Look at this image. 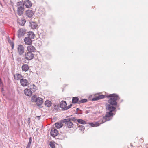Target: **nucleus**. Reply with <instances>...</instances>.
Returning <instances> with one entry per match:
<instances>
[{"label": "nucleus", "mask_w": 148, "mask_h": 148, "mask_svg": "<svg viewBox=\"0 0 148 148\" xmlns=\"http://www.w3.org/2000/svg\"><path fill=\"white\" fill-rule=\"evenodd\" d=\"M71 119V120L72 121H74V122H75L77 121V119H75V117H72L71 118H70Z\"/></svg>", "instance_id": "obj_38"}, {"label": "nucleus", "mask_w": 148, "mask_h": 148, "mask_svg": "<svg viewBox=\"0 0 148 148\" xmlns=\"http://www.w3.org/2000/svg\"><path fill=\"white\" fill-rule=\"evenodd\" d=\"M78 127L79 128V130H81L84 131L85 129L84 126L82 125H78Z\"/></svg>", "instance_id": "obj_34"}, {"label": "nucleus", "mask_w": 148, "mask_h": 148, "mask_svg": "<svg viewBox=\"0 0 148 148\" xmlns=\"http://www.w3.org/2000/svg\"><path fill=\"white\" fill-rule=\"evenodd\" d=\"M24 11V7L23 5L18 7L17 10V13L19 16H21L23 14V12Z\"/></svg>", "instance_id": "obj_7"}, {"label": "nucleus", "mask_w": 148, "mask_h": 148, "mask_svg": "<svg viewBox=\"0 0 148 148\" xmlns=\"http://www.w3.org/2000/svg\"><path fill=\"white\" fill-rule=\"evenodd\" d=\"M25 58L28 60L32 59L34 57V54L31 52H27L25 53Z\"/></svg>", "instance_id": "obj_3"}, {"label": "nucleus", "mask_w": 148, "mask_h": 148, "mask_svg": "<svg viewBox=\"0 0 148 148\" xmlns=\"http://www.w3.org/2000/svg\"><path fill=\"white\" fill-rule=\"evenodd\" d=\"M80 110H80L79 108H77L76 109V114H78V111H80Z\"/></svg>", "instance_id": "obj_42"}, {"label": "nucleus", "mask_w": 148, "mask_h": 148, "mask_svg": "<svg viewBox=\"0 0 148 148\" xmlns=\"http://www.w3.org/2000/svg\"><path fill=\"white\" fill-rule=\"evenodd\" d=\"M37 98L36 96L35 95H34L32 96L31 99V101L32 102L35 101L36 102V100Z\"/></svg>", "instance_id": "obj_32"}, {"label": "nucleus", "mask_w": 148, "mask_h": 148, "mask_svg": "<svg viewBox=\"0 0 148 148\" xmlns=\"http://www.w3.org/2000/svg\"><path fill=\"white\" fill-rule=\"evenodd\" d=\"M26 15L29 18H31L34 14L33 11L32 10H27L25 12Z\"/></svg>", "instance_id": "obj_10"}, {"label": "nucleus", "mask_w": 148, "mask_h": 148, "mask_svg": "<svg viewBox=\"0 0 148 148\" xmlns=\"http://www.w3.org/2000/svg\"><path fill=\"white\" fill-rule=\"evenodd\" d=\"M26 148H30V147L27 145Z\"/></svg>", "instance_id": "obj_45"}, {"label": "nucleus", "mask_w": 148, "mask_h": 148, "mask_svg": "<svg viewBox=\"0 0 148 148\" xmlns=\"http://www.w3.org/2000/svg\"><path fill=\"white\" fill-rule=\"evenodd\" d=\"M2 80H1V78H0V82H2Z\"/></svg>", "instance_id": "obj_46"}, {"label": "nucleus", "mask_w": 148, "mask_h": 148, "mask_svg": "<svg viewBox=\"0 0 148 148\" xmlns=\"http://www.w3.org/2000/svg\"><path fill=\"white\" fill-rule=\"evenodd\" d=\"M77 121L78 123L81 124H86V121L81 119H78Z\"/></svg>", "instance_id": "obj_27"}, {"label": "nucleus", "mask_w": 148, "mask_h": 148, "mask_svg": "<svg viewBox=\"0 0 148 148\" xmlns=\"http://www.w3.org/2000/svg\"><path fill=\"white\" fill-rule=\"evenodd\" d=\"M24 5L26 8H29L32 6V3L29 0H26L24 1Z\"/></svg>", "instance_id": "obj_9"}, {"label": "nucleus", "mask_w": 148, "mask_h": 148, "mask_svg": "<svg viewBox=\"0 0 148 148\" xmlns=\"http://www.w3.org/2000/svg\"><path fill=\"white\" fill-rule=\"evenodd\" d=\"M32 138L31 137H29V141L28 144L27 145V146H28L29 147L30 146V145H31V142H32Z\"/></svg>", "instance_id": "obj_35"}, {"label": "nucleus", "mask_w": 148, "mask_h": 148, "mask_svg": "<svg viewBox=\"0 0 148 148\" xmlns=\"http://www.w3.org/2000/svg\"><path fill=\"white\" fill-rule=\"evenodd\" d=\"M31 122L30 118H28V125H29Z\"/></svg>", "instance_id": "obj_40"}, {"label": "nucleus", "mask_w": 148, "mask_h": 148, "mask_svg": "<svg viewBox=\"0 0 148 148\" xmlns=\"http://www.w3.org/2000/svg\"><path fill=\"white\" fill-rule=\"evenodd\" d=\"M20 83L21 85L23 87L27 86L29 84V82L27 80L23 78L21 79Z\"/></svg>", "instance_id": "obj_8"}, {"label": "nucleus", "mask_w": 148, "mask_h": 148, "mask_svg": "<svg viewBox=\"0 0 148 148\" xmlns=\"http://www.w3.org/2000/svg\"><path fill=\"white\" fill-rule=\"evenodd\" d=\"M9 42L11 45L12 49H13L14 47V44L13 42L11 41L10 40L9 41Z\"/></svg>", "instance_id": "obj_36"}, {"label": "nucleus", "mask_w": 148, "mask_h": 148, "mask_svg": "<svg viewBox=\"0 0 148 148\" xmlns=\"http://www.w3.org/2000/svg\"><path fill=\"white\" fill-rule=\"evenodd\" d=\"M57 136L58 139L62 140L64 139L66 137V135L64 133H61L59 134H58Z\"/></svg>", "instance_id": "obj_21"}, {"label": "nucleus", "mask_w": 148, "mask_h": 148, "mask_svg": "<svg viewBox=\"0 0 148 148\" xmlns=\"http://www.w3.org/2000/svg\"><path fill=\"white\" fill-rule=\"evenodd\" d=\"M106 97H109V99L108 103L110 104L106 105V109L107 112H112L115 111L116 108L113 106L117 105V103L116 101L120 99L119 96L116 94H110L108 96H106Z\"/></svg>", "instance_id": "obj_1"}, {"label": "nucleus", "mask_w": 148, "mask_h": 148, "mask_svg": "<svg viewBox=\"0 0 148 148\" xmlns=\"http://www.w3.org/2000/svg\"><path fill=\"white\" fill-rule=\"evenodd\" d=\"M79 99L78 97H73L72 98V103L73 104H75L79 101Z\"/></svg>", "instance_id": "obj_23"}, {"label": "nucleus", "mask_w": 148, "mask_h": 148, "mask_svg": "<svg viewBox=\"0 0 148 148\" xmlns=\"http://www.w3.org/2000/svg\"><path fill=\"white\" fill-rule=\"evenodd\" d=\"M3 84L2 82H0V86L3 87Z\"/></svg>", "instance_id": "obj_44"}, {"label": "nucleus", "mask_w": 148, "mask_h": 148, "mask_svg": "<svg viewBox=\"0 0 148 148\" xmlns=\"http://www.w3.org/2000/svg\"><path fill=\"white\" fill-rule=\"evenodd\" d=\"M58 134V131L55 128H52L50 132L51 136L53 137H55L57 136Z\"/></svg>", "instance_id": "obj_6"}, {"label": "nucleus", "mask_w": 148, "mask_h": 148, "mask_svg": "<svg viewBox=\"0 0 148 148\" xmlns=\"http://www.w3.org/2000/svg\"><path fill=\"white\" fill-rule=\"evenodd\" d=\"M17 51L20 55H23L24 52V47L21 45H19L17 47Z\"/></svg>", "instance_id": "obj_5"}, {"label": "nucleus", "mask_w": 148, "mask_h": 148, "mask_svg": "<svg viewBox=\"0 0 148 148\" xmlns=\"http://www.w3.org/2000/svg\"><path fill=\"white\" fill-rule=\"evenodd\" d=\"M40 116H36L35 118V119H37L38 120H39L40 119Z\"/></svg>", "instance_id": "obj_41"}, {"label": "nucleus", "mask_w": 148, "mask_h": 148, "mask_svg": "<svg viewBox=\"0 0 148 148\" xmlns=\"http://www.w3.org/2000/svg\"><path fill=\"white\" fill-rule=\"evenodd\" d=\"M21 69L23 71L26 72L28 70L29 67L28 65L27 64H23L22 66Z\"/></svg>", "instance_id": "obj_18"}, {"label": "nucleus", "mask_w": 148, "mask_h": 148, "mask_svg": "<svg viewBox=\"0 0 148 148\" xmlns=\"http://www.w3.org/2000/svg\"><path fill=\"white\" fill-rule=\"evenodd\" d=\"M65 125L67 127L69 128H71L73 127V123L71 121H70L69 122H68V123H65Z\"/></svg>", "instance_id": "obj_24"}, {"label": "nucleus", "mask_w": 148, "mask_h": 148, "mask_svg": "<svg viewBox=\"0 0 148 148\" xmlns=\"http://www.w3.org/2000/svg\"><path fill=\"white\" fill-rule=\"evenodd\" d=\"M24 93L26 95L30 96L32 95V91L30 89H26L24 90Z\"/></svg>", "instance_id": "obj_19"}, {"label": "nucleus", "mask_w": 148, "mask_h": 148, "mask_svg": "<svg viewBox=\"0 0 148 148\" xmlns=\"http://www.w3.org/2000/svg\"><path fill=\"white\" fill-rule=\"evenodd\" d=\"M1 90H3V88H1Z\"/></svg>", "instance_id": "obj_47"}, {"label": "nucleus", "mask_w": 148, "mask_h": 148, "mask_svg": "<svg viewBox=\"0 0 148 148\" xmlns=\"http://www.w3.org/2000/svg\"><path fill=\"white\" fill-rule=\"evenodd\" d=\"M24 41L25 44L30 45L32 44V42L31 38H29L25 37L24 39Z\"/></svg>", "instance_id": "obj_20"}, {"label": "nucleus", "mask_w": 148, "mask_h": 148, "mask_svg": "<svg viewBox=\"0 0 148 148\" xmlns=\"http://www.w3.org/2000/svg\"><path fill=\"white\" fill-rule=\"evenodd\" d=\"M28 37L31 39H34L35 35L32 32H29L27 34Z\"/></svg>", "instance_id": "obj_22"}, {"label": "nucleus", "mask_w": 148, "mask_h": 148, "mask_svg": "<svg viewBox=\"0 0 148 148\" xmlns=\"http://www.w3.org/2000/svg\"><path fill=\"white\" fill-rule=\"evenodd\" d=\"M55 127L57 129L62 127L63 125L62 123H57L55 124Z\"/></svg>", "instance_id": "obj_26"}, {"label": "nucleus", "mask_w": 148, "mask_h": 148, "mask_svg": "<svg viewBox=\"0 0 148 148\" xmlns=\"http://www.w3.org/2000/svg\"><path fill=\"white\" fill-rule=\"evenodd\" d=\"M17 5L18 6H20L23 5L24 6V2L22 1L18 2L17 3Z\"/></svg>", "instance_id": "obj_33"}, {"label": "nucleus", "mask_w": 148, "mask_h": 148, "mask_svg": "<svg viewBox=\"0 0 148 148\" xmlns=\"http://www.w3.org/2000/svg\"><path fill=\"white\" fill-rule=\"evenodd\" d=\"M26 29L24 28H20L17 31L18 37L20 38L23 36L26 33Z\"/></svg>", "instance_id": "obj_4"}, {"label": "nucleus", "mask_w": 148, "mask_h": 148, "mask_svg": "<svg viewBox=\"0 0 148 148\" xmlns=\"http://www.w3.org/2000/svg\"><path fill=\"white\" fill-rule=\"evenodd\" d=\"M33 90L32 89V90L34 92L37 89V88H36V87L35 85H33Z\"/></svg>", "instance_id": "obj_39"}, {"label": "nucleus", "mask_w": 148, "mask_h": 148, "mask_svg": "<svg viewBox=\"0 0 148 148\" xmlns=\"http://www.w3.org/2000/svg\"><path fill=\"white\" fill-rule=\"evenodd\" d=\"M82 114V111L81 110H80L79 112H78L77 114Z\"/></svg>", "instance_id": "obj_43"}, {"label": "nucleus", "mask_w": 148, "mask_h": 148, "mask_svg": "<svg viewBox=\"0 0 148 148\" xmlns=\"http://www.w3.org/2000/svg\"><path fill=\"white\" fill-rule=\"evenodd\" d=\"M49 145L50 147L52 148H56L55 143L51 141L49 143Z\"/></svg>", "instance_id": "obj_30"}, {"label": "nucleus", "mask_w": 148, "mask_h": 148, "mask_svg": "<svg viewBox=\"0 0 148 148\" xmlns=\"http://www.w3.org/2000/svg\"><path fill=\"white\" fill-rule=\"evenodd\" d=\"M26 22V20L25 19H21L19 22V24L21 26L24 25Z\"/></svg>", "instance_id": "obj_29"}, {"label": "nucleus", "mask_w": 148, "mask_h": 148, "mask_svg": "<svg viewBox=\"0 0 148 148\" xmlns=\"http://www.w3.org/2000/svg\"><path fill=\"white\" fill-rule=\"evenodd\" d=\"M27 50L28 52H34L35 51V48L32 45H29L27 47Z\"/></svg>", "instance_id": "obj_16"}, {"label": "nucleus", "mask_w": 148, "mask_h": 148, "mask_svg": "<svg viewBox=\"0 0 148 148\" xmlns=\"http://www.w3.org/2000/svg\"><path fill=\"white\" fill-rule=\"evenodd\" d=\"M106 96H108V95H98L97 97L93 98L92 99V100L93 101H97L101 99L104 98L105 97H106Z\"/></svg>", "instance_id": "obj_12"}, {"label": "nucleus", "mask_w": 148, "mask_h": 148, "mask_svg": "<svg viewBox=\"0 0 148 148\" xmlns=\"http://www.w3.org/2000/svg\"><path fill=\"white\" fill-rule=\"evenodd\" d=\"M36 102L38 106L41 105L43 102L42 99L40 97L37 98L36 100Z\"/></svg>", "instance_id": "obj_14"}, {"label": "nucleus", "mask_w": 148, "mask_h": 148, "mask_svg": "<svg viewBox=\"0 0 148 148\" xmlns=\"http://www.w3.org/2000/svg\"><path fill=\"white\" fill-rule=\"evenodd\" d=\"M71 119L70 118H67L63 119L62 120V122L63 123H68V122H69L71 121Z\"/></svg>", "instance_id": "obj_31"}, {"label": "nucleus", "mask_w": 148, "mask_h": 148, "mask_svg": "<svg viewBox=\"0 0 148 148\" xmlns=\"http://www.w3.org/2000/svg\"><path fill=\"white\" fill-rule=\"evenodd\" d=\"M115 115L112 112H107L106 113L105 115L104 116L101 120V123H103L105 122L111 120L112 119L113 115Z\"/></svg>", "instance_id": "obj_2"}, {"label": "nucleus", "mask_w": 148, "mask_h": 148, "mask_svg": "<svg viewBox=\"0 0 148 148\" xmlns=\"http://www.w3.org/2000/svg\"><path fill=\"white\" fill-rule=\"evenodd\" d=\"M72 106V105L71 104H70L68 106H66V108H65V109H64V110H66L70 108Z\"/></svg>", "instance_id": "obj_37"}, {"label": "nucleus", "mask_w": 148, "mask_h": 148, "mask_svg": "<svg viewBox=\"0 0 148 148\" xmlns=\"http://www.w3.org/2000/svg\"><path fill=\"white\" fill-rule=\"evenodd\" d=\"M45 105L47 107H50L51 106V102L49 100H46L45 102Z\"/></svg>", "instance_id": "obj_25"}, {"label": "nucleus", "mask_w": 148, "mask_h": 148, "mask_svg": "<svg viewBox=\"0 0 148 148\" xmlns=\"http://www.w3.org/2000/svg\"><path fill=\"white\" fill-rule=\"evenodd\" d=\"M14 77L15 79H16L17 80H20V81L21 79H22L23 77V76H22L21 75L18 73H16L14 75Z\"/></svg>", "instance_id": "obj_17"}, {"label": "nucleus", "mask_w": 148, "mask_h": 148, "mask_svg": "<svg viewBox=\"0 0 148 148\" xmlns=\"http://www.w3.org/2000/svg\"><path fill=\"white\" fill-rule=\"evenodd\" d=\"M101 120H100L98 122H95L94 123H89V125H90L92 127H96L99 126L100 125L101 123Z\"/></svg>", "instance_id": "obj_11"}, {"label": "nucleus", "mask_w": 148, "mask_h": 148, "mask_svg": "<svg viewBox=\"0 0 148 148\" xmlns=\"http://www.w3.org/2000/svg\"><path fill=\"white\" fill-rule=\"evenodd\" d=\"M29 23L30 25L29 26L31 27L32 29H36V28L37 27L38 25L36 22H29Z\"/></svg>", "instance_id": "obj_15"}, {"label": "nucleus", "mask_w": 148, "mask_h": 148, "mask_svg": "<svg viewBox=\"0 0 148 148\" xmlns=\"http://www.w3.org/2000/svg\"><path fill=\"white\" fill-rule=\"evenodd\" d=\"M66 105V103L64 101H61L60 104V107L63 110H64V109H65Z\"/></svg>", "instance_id": "obj_13"}, {"label": "nucleus", "mask_w": 148, "mask_h": 148, "mask_svg": "<svg viewBox=\"0 0 148 148\" xmlns=\"http://www.w3.org/2000/svg\"><path fill=\"white\" fill-rule=\"evenodd\" d=\"M88 100L86 99H82L81 100H79L78 102V104H81L83 103H84L87 102Z\"/></svg>", "instance_id": "obj_28"}]
</instances>
